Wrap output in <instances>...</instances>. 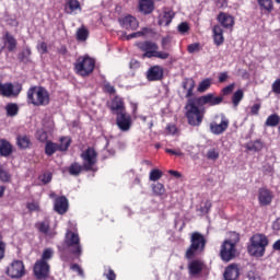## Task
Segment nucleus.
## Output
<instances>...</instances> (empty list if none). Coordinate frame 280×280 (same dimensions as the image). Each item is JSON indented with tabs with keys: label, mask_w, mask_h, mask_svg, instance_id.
<instances>
[{
	"label": "nucleus",
	"mask_w": 280,
	"mask_h": 280,
	"mask_svg": "<svg viewBox=\"0 0 280 280\" xmlns=\"http://www.w3.org/2000/svg\"><path fill=\"white\" fill-rule=\"evenodd\" d=\"M224 102V97L215 96L213 93L188 98L186 104V117L190 126H200L205 117V109H200L198 106H220Z\"/></svg>",
	"instance_id": "1"
},
{
	"label": "nucleus",
	"mask_w": 280,
	"mask_h": 280,
	"mask_svg": "<svg viewBox=\"0 0 280 280\" xmlns=\"http://www.w3.org/2000/svg\"><path fill=\"white\" fill-rule=\"evenodd\" d=\"M27 103L33 106H47L49 104V92L42 86H33L27 91Z\"/></svg>",
	"instance_id": "2"
},
{
	"label": "nucleus",
	"mask_w": 280,
	"mask_h": 280,
	"mask_svg": "<svg viewBox=\"0 0 280 280\" xmlns=\"http://www.w3.org/2000/svg\"><path fill=\"white\" fill-rule=\"evenodd\" d=\"M266 246H268V237L264 234H255L250 238L247 250L252 257H264L266 255Z\"/></svg>",
	"instance_id": "3"
},
{
	"label": "nucleus",
	"mask_w": 280,
	"mask_h": 280,
	"mask_svg": "<svg viewBox=\"0 0 280 280\" xmlns=\"http://www.w3.org/2000/svg\"><path fill=\"white\" fill-rule=\"evenodd\" d=\"M234 240L232 241H224L221 246V259L223 261H231L237 253V249H235V244L240 242V235L235 232L231 234Z\"/></svg>",
	"instance_id": "4"
},
{
	"label": "nucleus",
	"mask_w": 280,
	"mask_h": 280,
	"mask_svg": "<svg viewBox=\"0 0 280 280\" xmlns=\"http://www.w3.org/2000/svg\"><path fill=\"white\" fill-rule=\"evenodd\" d=\"M74 69L79 75H89L95 69V60L89 56L79 57Z\"/></svg>",
	"instance_id": "5"
},
{
	"label": "nucleus",
	"mask_w": 280,
	"mask_h": 280,
	"mask_svg": "<svg viewBox=\"0 0 280 280\" xmlns=\"http://www.w3.org/2000/svg\"><path fill=\"white\" fill-rule=\"evenodd\" d=\"M205 236H202L200 233L196 232L191 235V245L186 252L187 259H191L194 255L197 253H201V250H205Z\"/></svg>",
	"instance_id": "6"
},
{
	"label": "nucleus",
	"mask_w": 280,
	"mask_h": 280,
	"mask_svg": "<svg viewBox=\"0 0 280 280\" xmlns=\"http://www.w3.org/2000/svg\"><path fill=\"white\" fill-rule=\"evenodd\" d=\"M229 119L224 114L217 115L214 120L210 122V132L212 135H224L229 130Z\"/></svg>",
	"instance_id": "7"
},
{
	"label": "nucleus",
	"mask_w": 280,
	"mask_h": 280,
	"mask_svg": "<svg viewBox=\"0 0 280 280\" xmlns=\"http://www.w3.org/2000/svg\"><path fill=\"white\" fill-rule=\"evenodd\" d=\"M65 244L72 255L80 257L82 255V246L80 245V236L71 231L67 232Z\"/></svg>",
	"instance_id": "8"
},
{
	"label": "nucleus",
	"mask_w": 280,
	"mask_h": 280,
	"mask_svg": "<svg viewBox=\"0 0 280 280\" xmlns=\"http://www.w3.org/2000/svg\"><path fill=\"white\" fill-rule=\"evenodd\" d=\"M7 275L11 279H21L25 276V265L21 260H14L7 269Z\"/></svg>",
	"instance_id": "9"
},
{
	"label": "nucleus",
	"mask_w": 280,
	"mask_h": 280,
	"mask_svg": "<svg viewBox=\"0 0 280 280\" xmlns=\"http://www.w3.org/2000/svg\"><path fill=\"white\" fill-rule=\"evenodd\" d=\"M81 158L83 159V167L85 170H93V165L97 163V152H95V149L89 148L85 150Z\"/></svg>",
	"instance_id": "10"
},
{
	"label": "nucleus",
	"mask_w": 280,
	"mask_h": 280,
	"mask_svg": "<svg viewBox=\"0 0 280 280\" xmlns=\"http://www.w3.org/2000/svg\"><path fill=\"white\" fill-rule=\"evenodd\" d=\"M23 91V86L19 83L12 84V83H7L1 85L0 93L4 97H12L19 95Z\"/></svg>",
	"instance_id": "11"
},
{
	"label": "nucleus",
	"mask_w": 280,
	"mask_h": 280,
	"mask_svg": "<svg viewBox=\"0 0 280 280\" xmlns=\"http://www.w3.org/2000/svg\"><path fill=\"white\" fill-rule=\"evenodd\" d=\"M34 273L37 279L49 277V264L45 260H39L34 266Z\"/></svg>",
	"instance_id": "12"
},
{
	"label": "nucleus",
	"mask_w": 280,
	"mask_h": 280,
	"mask_svg": "<svg viewBox=\"0 0 280 280\" xmlns=\"http://www.w3.org/2000/svg\"><path fill=\"white\" fill-rule=\"evenodd\" d=\"M116 124L124 132L130 130V116L126 112L117 114Z\"/></svg>",
	"instance_id": "13"
},
{
	"label": "nucleus",
	"mask_w": 280,
	"mask_h": 280,
	"mask_svg": "<svg viewBox=\"0 0 280 280\" xmlns=\"http://www.w3.org/2000/svg\"><path fill=\"white\" fill-rule=\"evenodd\" d=\"M119 23L124 30H137L139 27V21L132 15H126L119 20Z\"/></svg>",
	"instance_id": "14"
},
{
	"label": "nucleus",
	"mask_w": 280,
	"mask_h": 280,
	"mask_svg": "<svg viewBox=\"0 0 280 280\" xmlns=\"http://www.w3.org/2000/svg\"><path fill=\"white\" fill-rule=\"evenodd\" d=\"M147 78L150 82H156L163 79V68L160 66L151 67L147 72Z\"/></svg>",
	"instance_id": "15"
},
{
	"label": "nucleus",
	"mask_w": 280,
	"mask_h": 280,
	"mask_svg": "<svg viewBox=\"0 0 280 280\" xmlns=\"http://www.w3.org/2000/svg\"><path fill=\"white\" fill-rule=\"evenodd\" d=\"M224 280H237L240 279V268L237 265L232 264L228 268H225V271L223 273Z\"/></svg>",
	"instance_id": "16"
},
{
	"label": "nucleus",
	"mask_w": 280,
	"mask_h": 280,
	"mask_svg": "<svg viewBox=\"0 0 280 280\" xmlns=\"http://www.w3.org/2000/svg\"><path fill=\"white\" fill-rule=\"evenodd\" d=\"M69 209V200L66 199V197L57 198L55 201V211L59 213L60 215H63V213H67V210Z\"/></svg>",
	"instance_id": "17"
},
{
	"label": "nucleus",
	"mask_w": 280,
	"mask_h": 280,
	"mask_svg": "<svg viewBox=\"0 0 280 280\" xmlns=\"http://www.w3.org/2000/svg\"><path fill=\"white\" fill-rule=\"evenodd\" d=\"M218 21L223 27H233V25H235V19L233 18V15H230L228 13H220L218 16Z\"/></svg>",
	"instance_id": "18"
},
{
	"label": "nucleus",
	"mask_w": 280,
	"mask_h": 280,
	"mask_svg": "<svg viewBox=\"0 0 280 280\" xmlns=\"http://www.w3.org/2000/svg\"><path fill=\"white\" fill-rule=\"evenodd\" d=\"M110 110L115 114V115H119L121 113H126V110L124 109V101H121V98H119V96H116L110 104Z\"/></svg>",
	"instance_id": "19"
},
{
	"label": "nucleus",
	"mask_w": 280,
	"mask_h": 280,
	"mask_svg": "<svg viewBox=\"0 0 280 280\" xmlns=\"http://www.w3.org/2000/svg\"><path fill=\"white\" fill-rule=\"evenodd\" d=\"M154 10L152 0H139V11L143 14H150Z\"/></svg>",
	"instance_id": "20"
},
{
	"label": "nucleus",
	"mask_w": 280,
	"mask_h": 280,
	"mask_svg": "<svg viewBox=\"0 0 280 280\" xmlns=\"http://www.w3.org/2000/svg\"><path fill=\"white\" fill-rule=\"evenodd\" d=\"M259 202L260 205H270V202H272V192H270V190L266 189V188H261L259 190Z\"/></svg>",
	"instance_id": "21"
},
{
	"label": "nucleus",
	"mask_w": 280,
	"mask_h": 280,
	"mask_svg": "<svg viewBox=\"0 0 280 280\" xmlns=\"http://www.w3.org/2000/svg\"><path fill=\"white\" fill-rule=\"evenodd\" d=\"M174 19V11L172 10H165L161 15L159 23L160 25L167 26L172 23V20Z\"/></svg>",
	"instance_id": "22"
},
{
	"label": "nucleus",
	"mask_w": 280,
	"mask_h": 280,
	"mask_svg": "<svg viewBox=\"0 0 280 280\" xmlns=\"http://www.w3.org/2000/svg\"><path fill=\"white\" fill-rule=\"evenodd\" d=\"M182 86L186 91V97L194 95V89L196 88V81L194 79H186L183 81Z\"/></svg>",
	"instance_id": "23"
},
{
	"label": "nucleus",
	"mask_w": 280,
	"mask_h": 280,
	"mask_svg": "<svg viewBox=\"0 0 280 280\" xmlns=\"http://www.w3.org/2000/svg\"><path fill=\"white\" fill-rule=\"evenodd\" d=\"M213 38H214V44L218 46L224 43V31L222 30V26L217 25L213 27Z\"/></svg>",
	"instance_id": "24"
},
{
	"label": "nucleus",
	"mask_w": 280,
	"mask_h": 280,
	"mask_svg": "<svg viewBox=\"0 0 280 280\" xmlns=\"http://www.w3.org/2000/svg\"><path fill=\"white\" fill-rule=\"evenodd\" d=\"M12 154V144L5 140H0V155L10 156Z\"/></svg>",
	"instance_id": "25"
},
{
	"label": "nucleus",
	"mask_w": 280,
	"mask_h": 280,
	"mask_svg": "<svg viewBox=\"0 0 280 280\" xmlns=\"http://www.w3.org/2000/svg\"><path fill=\"white\" fill-rule=\"evenodd\" d=\"M246 149L249 152H261V150H264V143L260 140L248 142Z\"/></svg>",
	"instance_id": "26"
},
{
	"label": "nucleus",
	"mask_w": 280,
	"mask_h": 280,
	"mask_svg": "<svg viewBox=\"0 0 280 280\" xmlns=\"http://www.w3.org/2000/svg\"><path fill=\"white\" fill-rule=\"evenodd\" d=\"M141 51H149L150 49H159V46L153 42H141L136 44Z\"/></svg>",
	"instance_id": "27"
},
{
	"label": "nucleus",
	"mask_w": 280,
	"mask_h": 280,
	"mask_svg": "<svg viewBox=\"0 0 280 280\" xmlns=\"http://www.w3.org/2000/svg\"><path fill=\"white\" fill-rule=\"evenodd\" d=\"M37 229L40 233H44V235H47L48 237H54V232L49 231V223L47 221L37 223Z\"/></svg>",
	"instance_id": "28"
},
{
	"label": "nucleus",
	"mask_w": 280,
	"mask_h": 280,
	"mask_svg": "<svg viewBox=\"0 0 280 280\" xmlns=\"http://www.w3.org/2000/svg\"><path fill=\"white\" fill-rule=\"evenodd\" d=\"M211 84H213V81L211 79H205L199 83L197 88L198 93H207V91L211 89Z\"/></svg>",
	"instance_id": "29"
},
{
	"label": "nucleus",
	"mask_w": 280,
	"mask_h": 280,
	"mask_svg": "<svg viewBox=\"0 0 280 280\" xmlns=\"http://www.w3.org/2000/svg\"><path fill=\"white\" fill-rule=\"evenodd\" d=\"M4 40L9 51H14L16 49V39L14 36L10 35V33L5 34Z\"/></svg>",
	"instance_id": "30"
},
{
	"label": "nucleus",
	"mask_w": 280,
	"mask_h": 280,
	"mask_svg": "<svg viewBox=\"0 0 280 280\" xmlns=\"http://www.w3.org/2000/svg\"><path fill=\"white\" fill-rule=\"evenodd\" d=\"M71 145V138L63 137L60 139V144H58L59 152H67Z\"/></svg>",
	"instance_id": "31"
},
{
	"label": "nucleus",
	"mask_w": 280,
	"mask_h": 280,
	"mask_svg": "<svg viewBox=\"0 0 280 280\" xmlns=\"http://www.w3.org/2000/svg\"><path fill=\"white\" fill-rule=\"evenodd\" d=\"M279 121H280L279 115L273 114V115H270V116L267 118L265 125H266V126H269L270 128H275V127L279 126Z\"/></svg>",
	"instance_id": "32"
},
{
	"label": "nucleus",
	"mask_w": 280,
	"mask_h": 280,
	"mask_svg": "<svg viewBox=\"0 0 280 280\" xmlns=\"http://www.w3.org/2000/svg\"><path fill=\"white\" fill-rule=\"evenodd\" d=\"M190 275H198L202 271V262L195 260L189 265Z\"/></svg>",
	"instance_id": "33"
},
{
	"label": "nucleus",
	"mask_w": 280,
	"mask_h": 280,
	"mask_svg": "<svg viewBox=\"0 0 280 280\" xmlns=\"http://www.w3.org/2000/svg\"><path fill=\"white\" fill-rule=\"evenodd\" d=\"M58 150H60L58 148V144L54 143V142H50L48 141L46 143V147H45V152L48 156H51V154H55L56 152H58Z\"/></svg>",
	"instance_id": "34"
},
{
	"label": "nucleus",
	"mask_w": 280,
	"mask_h": 280,
	"mask_svg": "<svg viewBox=\"0 0 280 280\" xmlns=\"http://www.w3.org/2000/svg\"><path fill=\"white\" fill-rule=\"evenodd\" d=\"M244 100V91L237 90L232 96L233 106H240V102Z\"/></svg>",
	"instance_id": "35"
},
{
	"label": "nucleus",
	"mask_w": 280,
	"mask_h": 280,
	"mask_svg": "<svg viewBox=\"0 0 280 280\" xmlns=\"http://www.w3.org/2000/svg\"><path fill=\"white\" fill-rule=\"evenodd\" d=\"M5 110L9 117H14L19 114V105L14 103L8 104Z\"/></svg>",
	"instance_id": "36"
},
{
	"label": "nucleus",
	"mask_w": 280,
	"mask_h": 280,
	"mask_svg": "<svg viewBox=\"0 0 280 280\" xmlns=\"http://www.w3.org/2000/svg\"><path fill=\"white\" fill-rule=\"evenodd\" d=\"M77 38L78 40H81V42L86 40V38H89V30H86V27L84 26L78 28Z\"/></svg>",
	"instance_id": "37"
},
{
	"label": "nucleus",
	"mask_w": 280,
	"mask_h": 280,
	"mask_svg": "<svg viewBox=\"0 0 280 280\" xmlns=\"http://www.w3.org/2000/svg\"><path fill=\"white\" fill-rule=\"evenodd\" d=\"M152 191L155 196H163L165 194V186L161 183L153 184Z\"/></svg>",
	"instance_id": "38"
},
{
	"label": "nucleus",
	"mask_w": 280,
	"mask_h": 280,
	"mask_svg": "<svg viewBox=\"0 0 280 280\" xmlns=\"http://www.w3.org/2000/svg\"><path fill=\"white\" fill-rule=\"evenodd\" d=\"M258 3L262 10H266V12H272V0H258Z\"/></svg>",
	"instance_id": "39"
},
{
	"label": "nucleus",
	"mask_w": 280,
	"mask_h": 280,
	"mask_svg": "<svg viewBox=\"0 0 280 280\" xmlns=\"http://www.w3.org/2000/svg\"><path fill=\"white\" fill-rule=\"evenodd\" d=\"M149 33H150V28H143L140 32H136V33L127 35L126 39L131 40V38H140V36H145V34H149Z\"/></svg>",
	"instance_id": "40"
},
{
	"label": "nucleus",
	"mask_w": 280,
	"mask_h": 280,
	"mask_svg": "<svg viewBox=\"0 0 280 280\" xmlns=\"http://www.w3.org/2000/svg\"><path fill=\"white\" fill-rule=\"evenodd\" d=\"M18 145L22 149L30 148V138L27 136L18 137Z\"/></svg>",
	"instance_id": "41"
},
{
	"label": "nucleus",
	"mask_w": 280,
	"mask_h": 280,
	"mask_svg": "<svg viewBox=\"0 0 280 280\" xmlns=\"http://www.w3.org/2000/svg\"><path fill=\"white\" fill-rule=\"evenodd\" d=\"M30 56H32V50L30 48H24L19 56L22 62H30Z\"/></svg>",
	"instance_id": "42"
},
{
	"label": "nucleus",
	"mask_w": 280,
	"mask_h": 280,
	"mask_svg": "<svg viewBox=\"0 0 280 280\" xmlns=\"http://www.w3.org/2000/svg\"><path fill=\"white\" fill-rule=\"evenodd\" d=\"M163 177V172L154 168L150 172L149 179L152 182L161 180Z\"/></svg>",
	"instance_id": "43"
},
{
	"label": "nucleus",
	"mask_w": 280,
	"mask_h": 280,
	"mask_svg": "<svg viewBox=\"0 0 280 280\" xmlns=\"http://www.w3.org/2000/svg\"><path fill=\"white\" fill-rule=\"evenodd\" d=\"M80 172H82V165H80L78 163H73L69 167V174H71V176H78L80 174Z\"/></svg>",
	"instance_id": "44"
},
{
	"label": "nucleus",
	"mask_w": 280,
	"mask_h": 280,
	"mask_svg": "<svg viewBox=\"0 0 280 280\" xmlns=\"http://www.w3.org/2000/svg\"><path fill=\"white\" fill-rule=\"evenodd\" d=\"M207 158H208L210 161H218V159H220V152H218V150H215V149H210V150L207 152Z\"/></svg>",
	"instance_id": "45"
},
{
	"label": "nucleus",
	"mask_w": 280,
	"mask_h": 280,
	"mask_svg": "<svg viewBox=\"0 0 280 280\" xmlns=\"http://www.w3.org/2000/svg\"><path fill=\"white\" fill-rule=\"evenodd\" d=\"M0 180H2V183H8V180H10V174L5 171L3 165H0Z\"/></svg>",
	"instance_id": "46"
},
{
	"label": "nucleus",
	"mask_w": 280,
	"mask_h": 280,
	"mask_svg": "<svg viewBox=\"0 0 280 280\" xmlns=\"http://www.w3.org/2000/svg\"><path fill=\"white\" fill-rule=\"evenodd\" d=\"M68 12H75V10H80V2H78V0H70L68 2Z\"/></svg>",
	"instance_id": "47"
},
{
	"label": "nucleus",
	"mask_w": 280,
	"mask_h": 280,
	"mask_svg": "<svg viewBox=\"0 0 280 280\" xmlns=\"http://www.w3.org/2000/svg\"><path fill=\"white\" fill-rule=\"evenodd\" d=\"M51 257H54V249L47 248L44 250L40 261H47V260L51 259Z\"/></svg>",
	"instance_id": "48"
},
{
	"label": "nucleus",
	"mask_w": 280,
	"mask_h": 280,
	"mask_svg": "<svg viewBox=\"0 0 280 280\" xmlns=\"http://www.w3.org/2000/svg\"><path fill=\"white\" fill-rule=\"evenodd\" d=\"M235 91V83H231L230 85L222 89L223 95H231Z\"/></svg>",
	"instance_id": "49"
},
{
	"label": "nucleus",
	"mask_w": 280,
	"mask_h": 280,
	"mask_svg": "<svg viewBox=\"0 0 280 280\" xmlns=\"http://www.w3.org/2000/svg\"><path fill=\"white\" fill-rule=\"evenodd\" d=\"M156 51L159 49H149L142 55V58H156Z\"/></svg>",
	"instance_id": "50"
},
{
	"label": "nucleus",
	"mask_w": 280,
	"mask_h": 280,
	"mask_svg": "<svg viewBox=\"0 0 280 280\" xmlns=\"http://www.w3.org/2000/svg\"><path fill=\"white\" fill-rule=\"evenodd\" d=\"M178 32H180V34H185L187 32H189V24H187V22H183L178 25Z\"/></svg>",
	"instance_id": "51"
},
{
	"label": "nucleus",
	"mask_w": 280,
	"mask_h": 280,
	"mask_svg": "<svg viewBox=\"0 0 280 280\" xmlns=\"http://www.w3.org/2000/svg\"><path fill=\"white\" fill-rule=\"evenodd\" d=\"M272 91H273V93H276V95H280V79H277L272 83Z\"/></svg>",
	"instance_id": "52"
},
{
	"label": "nucleus",
	"mask_w": 280,
	"mask_h": 280,
	"mask_svg": "<svg viewBox=\"0 0 280 280\" xmlns=\"http://www.w3.org/2000/svg\"><path fill=\"white\" fill-rule=\"evenodd\" d=\"M155 58H160V60H167V58H170V55L165 51L155 50Z\"/></svg>",
	"instance_id": "53"
},
{
	"label": "nucleus",
	"mask_w": 280,
	"mask_h": 280,
	"mask_svg": "<svg viewBox=\"0 0 280 280\" xmlns=\"http://www.w3.org/2000/svg\"><path fill=\"white\" fill-rule=\"evenodd\" d=\"M212 205L211 201H206L203 206H201V208L199 209V211L201 213H207L208 211H210Z\"/></svg>",
	"instance_id": "54"
},
{
	"label": "nucleus",
	"mask_w": 280,
	"mask_h": 280,
	"mask_svg": "<svg viewBox=\"0 0 280 280\" xmlns=\"http://www.w3.org/2000/svg\"><path fill=\"white\" fill-rule=\"evenodd\" d=\"M199 49H200V44H198V43L190 44L188 46L189 54H196V51H198Z\"/></svg>",
	"instance_id": "55"
},
{
	"label": "nucleus",
	"mask_w": 280,
	"mask_h": 280,
	"mask_svg": "<svg viewBox=\"0 0 280 280\" xmlns=\"http://www.w3.org/2000/svg\"><path fill=\"white\" fill-rule=\"evenodd\" d=\"M71 270H73L74 272H78L80 277H84V271L82 270V268H80V265L78 264L72 265Z\"/></svg>",
	"instance_id": "56"
},
{
	"label": "nucleus",
	"mask_w": 280,
	"mask_h": 280,
	"mask_svg": "<svg viewBox=\"0 0 280 280\" xmlns=\"http://www.w3.org/2000/svg\"><path fill=\"white\" fill-rule=\"evenodd\" d=\"M38 141H46L47 140V132H45L44 130H38L37 135H36Z\"/></svg>",
	"instance_id": "57"
},
{
	"label": "nucleus",
	"mask_w": 280,
	"mask_h": 280,
	"mask_svg": "<svg viewBox=\"0 0 280 280\" xmlns=\"http://www.w3.org/2000/svg\"><path fill=\"white\" fill-rule=\"evenodd\" d=\"M37 49L39 54H47V44L45 42L39 43Z\"/></svg>",
	"instance_id": "58"
},
{
	"label": "nucleus",
	"mask_w": 280,
	"mask_h": 280,
	"mask_svg": "<svg viewBox=\"0 0 280 280\" xmlns=\"http://www.w3.org/2000/svg\"><path fill=\"white\" fill-rule=\"evenodd\" d=\"M40 180L44 185H47V183H51V175L50 173H46L40 177Z\"/></svg>",
	"instance_id": "59"
},
{
	"label": "nucleus",
	"mask_w": 280,
	"mask_h": 280,
	"mask_svg": "<svg viewBox=\"0 0 280 280\" xmlns=\"http://www.w3.org/2000/svg\"><path fill=\"white\" fill-rule=\"evenodd\" d=\"M229 80V72L219 73V82L224 83Z\"/></svg>",
	"instance_id": "60"
},
{
	"label": "nucleus",
	"mask_w": 280,
	"mask_h": 280,
	"mask_svg": "<svg viewBox=\"0 0 280 280\" xmlns=\"http://www.w3.org/2000/svg\"><path fill=\"white\" fill-rule=\"evenodd\" d=\"M104 89H105L106 93H109L110 95H113V93H115V88L113 85H110V83H105Z\"/></svg>",
	"instance_id": "61"
},
{
	"label": "nucleus",
	"mask_w": 280,
	"mask_h": 280,
	"mask_svg": "<svg viewBox=\"0 0 280 280\" xmlns=\"http://www.w3.org/2000/svg\"><path fill=\"white\" fill-rule=\"evenodd\" d=\"M259 108H261V105L255 104L250 109L252 115H259Z\"/></svg>",
	"instance_id": "62"
},
{
	"label": "nucleus",
	"mask_w": 280,
	"mask_h": 280,
	"mask_svg": "<svg viewBox=\"0 0 280 280\" xmlns=\"http://www.w3.org/2000/svg\"><path fill=\"white\" fill-rule=\"evenodd\" d=\"M247 279L248 280H261V278H259V276L255 275V272H253V271L248 272Z\"/></svg>",
	"instance_id": "63"
},
{
	"label": "nucleus",
	"mask_w": 280,
	"mask_h": 280,
	"mask_svg": "<svg viewBox=\"0 0 280 280\" xmlns=\"http://www.w3.org/2000/svg\"><path fill=\"white\" fill-rule=\"evenodd\" d=\"M273 231H280V218H278L272 224Z\"/></svg>",
	"instance_id": "64"
}]
</instances>
